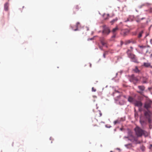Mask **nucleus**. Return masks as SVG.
<instances>
[{
	"label": "nucleus",
	"instance_id": "7c9ffc66",
	"mask_svg": "<svg viewBox=\"0 0 152 152\" xmlns=\"http://www.w3.org/2000/svg\"><path fill=\"white\" fill-rule=\"evenodd\" d=\"M123 44V42L122 41H121V45H122Z\"/></svg>",
	"mask_w": 152,
	"mask_h": 152
},
{
	"label": "nucleus",
	"instance_id": "a19ab883",
	"mask_svg": "<svg viewBox=\"0 0 152 152\" xmlns=\"http://www.w3.org/2000/svg\"><path fill=\"white\" fill-rule=\"evenodd\" d=\"M132 76L133 77L134 76L133 75H132Z\"/></svg>",
	"mask_w": 152,
	"mask_h": 152
},
{
	"label": "nucleus",
	"instance_id": "cd10ccee",
	"mask_svg": "<svg viewBox=\"0 0 152 152\" xmlns=\"http://www.w3.org/2000/svg\"><path fill=\"white\" fill-rule=\"evenodd\" d=\"M149 148L150 149H152V144H150V145Z\"/></svg>",
	"mask_w": 152,
	"mask_h": 152
},
{
	"label": "nucleus",
	"instance_id": "412c9836",
	"mask_svg": "<svg viewBox=\"0 0 152 152\" xmlns=\"http://www.w3.org/2000/svg\"><path fill=\"white\" fill-rule=\"evenodd\" d=\"M139 47L141 49H143L146 48V46L144 45H139Z\"/></svg>",
	"mask_w": 152,
	"mask_h": 152
},
{
	"label": "nucleus",
	"instance_id": "f3484780",
	"mask_svg": "<svg viewBox=\"0 0 152 152\" xmlns=\"http://www.w3.org/2000/svg\"><path fill=\"white\" fill-rule=\"evenodd\" d=\"M117 20V18H116L111 21L110 23H111V24H113L115 22H116Z\"/></svg>",
	"mask_w": 152,
	"mask_h": 152
},
{
	"label": "nucleus",
	"instance_id": "7ed1b4c3",
	"mask_svg": "<svg viewBox=\"0 0 152 152\" xmlns=\"http://www.w3.org/2000/svg\"><path fill=\"white\" fill-rule=\"evenodd\" d=\"M152 103V102L151 101H147L145 104L144 107L148 110V109L151 107Z\"/></svg>",
	"mask_w": 152,
	"mask_h": 152
},
{
	"label": "nucleus",
	"instance_id": "a878e982",
	"mask_svg": "<svg viewBox=\"0 0 152 152\" xmlns=\"http://www.w3.org/2000/svg\"><path fill=\"white\" fill-rule=\"evenodd\" d=\"M107 53L106 52H105V53H104L103 54V56L104 58H105V56L107 55Z\"/></svg>",
	"mask_w": 152,
	"mask_h": 152
},
{
	"label": "nucleus",
	"instance_id": "c9c22d12",
	"mask_svg": "<svg viewBox=\"0 0 152 152\" xmlns=\"http://www.w3.org/2000/svg\"><path fill=\"white\" fill-rule=\"evenodd\" d=\"M93 97H94V98H96V96H93Z\"/></svg>",
	"mask_w": 152,
	"mask_h": 152
},
{
	"label": "nucleus",
	"instance_id": "393cba45",
	"mask_svg": "<svg viewBox=\"0 0 152 152\" xmlns=\"http://www.w3.org/2000/svg\"><path fill=\"white\" fill-rule=\"evenodd\" d=\"M96 91V89L94 88V87H92V91L93 92H95Z\"/></svg>",
	"mask_w": 152,
	"mask_h": 152
},
{
	"label": "nucleus",
	"instance_id": "58836bf2",
	"mask_svg": "<svg viewBox=\"0 0 152 152\" xmlns=\"http://www.w3.org/2000/svg\"><path fill=\"white\" fill-rule=\"evenodd\" d=\"M105 15L107 16H108V15Z\"/></svg>",
	"mask_w": 152,
	"mask_h": 152
},
{
	"label": "nucleus",
	"instance_id": "20e7f679",
	"mask_svg": "<svg viewBox=\"0 0 152 152\" xmlns=\"http://www.w3.org/2000/svg\"><path fill=\"white\" fill-rule=\"evenodd\" d=\"M100 41L103 46H105L107 47V41L103 37H100L99 39Z\"/></svg>",
	"mask_w": 152,
	"mask_h": 152
},
{
	"label": "nucleus",
	"instance_id": "a211bd4d",
	"mask_svg": "<svg viewBox=\"0 0 152 152\" xmlns=\"http://www.w3.org/2000/svg\"><path fill=\"white\" fill-rule=\"evenodd\" d=\"M80 24V23L79 22H77L76 23V28L75 29H74L73 30L75 31H76L78 30V27H79V25Z\"/></svg>",
	"mask_w": 152,
	"mask_h": 152
},
{
	"label": "nucleus",
	"instance_id": "4be33fe9",
	"mask_svg": "<svg viewBox=\"0 0 152 152\" xmlns=\"http://www.w3.org/2000/svg\"><path fill=\"white\" fill-rule=\"evenodd\" d=\"M131 42L130 40H128L126 41L125 42V44L126 45H127Z\"/></svg>",
	"mask_w": 152,
	"mask_h": 152
},
{
	"label": "nucleus",
	"instance_id": "72a5a7b5",
	"mask_svg": "<svg viewBox=\"0 0 152 152\" xmlns=\"http://www.w3.org/2000/svg\"><path fill=\"white\" fill-rule=\"evenodd\" d=\"M99 48L101 49L102 50V48L101 47L99 46Z\"/></svg>",
	"mask_w": 152,
	"mask_h": 152
},
{
	"label": "nucleus",
	"instance_id": "2f4dec72",
	"mask_svg": "<svg viewBox=\"0 0 152 152\" xmlns=\"http://www.w3.org/2000/svg\"><path fill=\"white\" fill-rule=\"evenodd\" d=\"M99 115H100V116H101L102 115V113H101V112L100 111L99 112Z\"/></svg>",
	"mask_w": 152,
	"mask_h": 152
},
{
	"label": "nucleus",
	"instance_id": "1a4fd4ad",
	"mask_svg": "<svg viewBox=\"0 0 152 152\" xmlns=\"http://www.w3.org/2000/svg\"><path fill=\"white\" fill-rule=\"evenodd\" d=\"M134 103L135 106L139 107H141L142 105V102L140 101H136Z\"/></svg>",
	"mask_w": 152,
	"mask_h": 152
},
{
	"label": "nucleus",
	"instance_id": "2eb2a0df",
	"mask_svg": "<svg viewBox=\"0 0 152 152\" xmlns=\"http://www.w3.org/2000/svg\"><path fill=\"white\" fill-rule=\"evenodd\" d=\"M134 99L131 96H129L128 98V101L131 102H133Z\"/></svg>",
	"mask_w": 152,
	"mask_h": 152
},
{
	"label": "nucleus",
	"instance_id": "6ab92c4d",
	"mask_svg": "<svg viewBox=\"0 0 152 152\" xmlns=\"http://www.w3.org/2000/svg\"><path fill=\"white\" fill-rule=\"evenodd\" d=\"M140 122L141 125H144L146 124L145 121L144 120H140Z\"/></svg>",
	"mask_w": 152,
	"mask_h": 152
},
{
	"label": "nucleus",
	"instance_id": "dca6fc26",
	"mask_svg": "<svg viewBox=\"0 0 152 152\" xmlns=\"http://www.w3.org/2000/svg\"><path fill=\"white\" fill-rule=\"evenodd\" d=\"M134 72L136 73H139L140 72V70L138 69L137 66L135 67V69L134 70Z\"/></svg>",
	"mask_w": 152,
	"mask_h": 152
},
{
	"label": "nucleus",
	"instance_id": "b1692460",
	"mask_svg": "<svg viewBox=\"0 0 152 152\" xmlns=\"http://www.w3.org/2000/svg\"><path fill=\"white\" fill-rule=\"evenodd\" d=\"M142 151H144L145 150V147L143 145L142 146L140 147Z\"/></svg>",
	"mask_w": 152,
	"mask_h": 152
},
{
	"label": "nucleus",
	"instance_id": "f704fd0d",
	"mask_svg": "<svg viewBox=\"0 0 152 152\" xmlns=\"http://www.w3.org/2000/svg\"><path fill=\"white\" fill-rule=\"evenodd\" d=\"M150 11H151V12H152V9H151H151H150Z\"/></svg>",
	"mask_w": 152,
	"mask_h": 152
},
{
	"label": "nucleus",
	"instance_id": "39448f33",
	"mask_svg": "<svg viewBox=\"0 0 152 152\" xmlns=\"http://www.w3.org/2000/svg\"><path fill=\"white\" fill-rule=\"evenodd\" d=\"M150 112L148 110L147 111H145V112L144 115L145 116L146 118L148 119V122L150 123Z\"/></svg>",
	"mask_w": 152,
	"mask_h": 152
},
{
	"label": "nucleus",
	"instance_id": "aec40b11",
	"mask_svg": "<svg viewBox=\"0 0 152 152\" xmlns=\"http://www.w3.org/2000/svg\"><path fill=\"white\" fill-rule=\"evenodd\" d=\"M118 29V28L117 26L113 29L112 31L113 33L115 32Z\"/></svg>",
	"mask_w": 152,
	"mask_h": 152
},
{
	"label": "nucleus",
	"instance_id": "ddd939ff",
	"mask_svg": "<svg viewBox=\"0 0 152 152\" xmlns=\"http://www.w3.org/2000/svg\"><path fill=\"white\" fill-rule=\"evenodd\" d=\"M143 33V30L140 31L137 37L139 38H140L142 37V34Z\"/></svg>",
	"mask_w": 152,
	"mask_h": 152
},
{
	"label": "nucleus",
	"instance_id": "473e14b6",
	"mask_svg": "<svg viewBox=\"0 0 152 152\" xmlns=\"http://www.w3.org/2000/svg\"><path fill=\"white\" fill-rule=\"evenodd\" d=\"M151 88L149 87L148 88V89L150 91V90H151Z\"/></svg>",
	"mask_w": 152,
	"mask_h": 152
},
{
	"label": "nucleus",
	"instance_id": "4468645a",
	"mask_svg": "<svg viewBox=\"0 0 152 152\" xmlns=\"http://www.w3.org/2000/svg\"><path fill=\"white\" fill-rule=\"evenodd\" d=\"M79 8V6L77 5H76L73 9L74 12L75 13V12L78 10Z\"/></svg>",
	"mask_w": 152,
	"mask_h": 152
},
{
	"label": "nucleus",
	"instance_id": "4c0bfd02",
	"mask_svg": "<svg viewBox=\"0 0 152 152\" xmlns=\"http://www.w3.org/2000/svg\"><path fill=\"white\" fill-rule=\"evenodd\" d=\"M127 21H129L128 19H127V20L126 21V22H127Z\"/></svg>",
	"mask_w": 152,
	"mask_h": 152
},
{
	"label": "nucleus",
	"instance_id": "c85d7f7f",
	"mask_svg": "<svg viewBox=\"0 0 152 152\" xmlns=\"http://www.w3.org/2000/svg\"><path fill=\"white\" fill-rule=\"evenodd\" d=\"M92 125L94 126H98L96 124H92Z\"/></svg>",
	"mask_w": 152,
	"mask_h": 152
},
{
	"label": "nucleus",
	"instance_id": "bb28decb",
	"mask_svg": "<svg viewBox=\"0 0 152 152\" xmlns=\"http://www.w3.org/2000/svg\"><path fill=\"white\" fill-rule=\"evenodd\" d=\"M118 123V120L115 121L114 122V124L115 125L117 123Z\"/></svg>",
	"mask_w": 152,
	"mask_h": 152
},
{
	"label": "nucleus",
	"instance_id": "ea45409f",
	"mask_svg": "<svg viewBox=\"0 0 152 152\" xmlns=\"http://www.w3.org/2000/svg\"><path fill=\"white\" fill-rule=\"evenodd\" d=\"M110 152H113L112 151H110Z\"/></svg>",
	"mask_w": 152,
	"mask_h": 152
},
{
	"label": "nucleus",
	"instance_id": "9d476101",
	"mask_svg": "<svg viewBox=\"0 0 152 152\" xmlns=\"http://www.w3.org/2000/svg\"><path fill=\"white\" fill-rule=\"evenodd\" d=\"M143 66L146 67H150L152 68V66L151 65V63H150L144 62L143 63Z\"/></svg>",
	"mask_w": 152,
	"mask_h": 152
},
{
	"label": "nucleus",
	"instance_id": "f8f14e48",
	"mask_svg": "<svg viewBox=\"0 0 152 152\" xmlns=\"http://www.w3.org/2000/svg\"><path fill=\"white\" fill-rule=\"evenodd\" d=\"M139 89L141 91H143L144 90L145 87L143 86H138Z\"/></svg>",
	"mask_w": 152,
	"mask_h": 152
},
{
	"label": "nucleus",
	"instance_id": "e433bc0d",
	"mask_svg": "<svg viewBox=\"0 0 152 152\" xmlns=\"http://www.w3.org/2000/svg\"><path fill=\"white\" fill-rule=\"evenodd\" d=\"M138 92L139 93H141V92H140V91H138Z\"/></svg>",
	"mask_w": 152,
	"mask_h": 152
},
{
	"label": "nucleus",
	"instance_id": "5701e85b",
	"mask_svg": "<svg viewBox=\"0 0 152 152\" xmlns=\"http://www.w3.org/2000/svg\"><path fill=\"white\" fill-rule=\"evenodd\" d=\"M125 146L128 148L132 147V144H129L125 145Z\"/></svg>",
	"mask_w": 152,
	"mask_h": 152
},
{
	"label": "nucleus",
	"instance_id": "f257e3e1",
	"mask_svg": "<svg viewBox=\"0 0 152 152\" xmlns=\"http://www.w3.org/2000/svg\"><path fill=\"white\" fill-rule=\"evenodd\" d=\"M136 135L137 137H141L142 135L145 134L146 132L139 127H136L134 129Z\"/></svg>",
	"mask_w": 152,
	"mask_h": 152
},
{
	"label": "nucleus",
	"instance_id": "6e6552de",
	"mask_svg": "<svg viewBox=\"0 0 152 152\" xmlns=\"http://www.w3.org/2000/svg\"><path fill=\"white\" fill-rule=\"evenodd\" d=\"M133 48L131 46L127 50L126 52V53L127 54V55L132 53L133 51Z\"/></svg>",
	"mask_w": 152,
	"mask_h": 152
},
{
	"label": "nucleus",
	"instance_id": "0eeeda50",
	"mask_svg": "<svg viewBox=\"0 0 152 152\" xmlns=\"http://www.w3.org/2000/svg\"><path fill=\"white\" fill-rule=\"evenodd\" d=\"M127 138H128L129 140L132 142H134L135 140V137L132 134L129 135Z\"/></svg>",
	"mask_w": 152,
	"mask_h": 152
},
{
	"label": "nucleus",
	"instance_id": "c756f323",
	"mask_svg": "<svg viewBox=\"0 0 152 152\" xmlns=\"http://www.w3.org/2000/svg\"><path fill=\"white\" fill-rule=\"evenodd\" d=\"M94 39V38H90V39H88V40H92Z\"/></svg>",
	"mask_w": 152,
	"mask_h": 152
},
{
	"label": "nucleus",
	"instance_id": "f03ea898",
	"mask_svg": "<svg viewBox=\"0 0 152 152\" xmlns=\"http://www.w3.org/2000/svg\"><path fill=\"white\" fill-rule=\"evenodd\" d=\"M127 56L129 58L131 59L132 61L136 63H138L137 60L135 55L132 53L127 55Z\"/></svg>",
	"mask_w": 152,
	"mask_h": 152
},
{
	"label": "nucleus",
	"instance_id": "423d86ee",
	"mask_svg": "<svg viewBox=\"0 0 152 152\" xmlns=\"http://www.w3.org/2000/svg\"><path fill=\"white\" fill-rule=\"evenodd\" d=\"M110 31L108 28H105L103 29L102 33L104 34L107 35L110 33Z\"/></svg>",
	"mask_w": 152,
	"mask_h": 152
},
{
	"label": "nucleus",
	"instance_id": "9b49d317",
	"mask_svg": "<svg viewBox=\"0 0 152 152\" xmlns=\"http://www.w3.org/2000/svg\"><path fill=\"white\" fill-rule=\"evenodd\" d=\"M9 4L8 3H6L4 5V9L5 11H7L8 10Z\"/></svg>",
	"mask_w": 152,
	"mask_h": 152
}]
</instances>
